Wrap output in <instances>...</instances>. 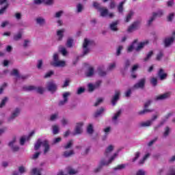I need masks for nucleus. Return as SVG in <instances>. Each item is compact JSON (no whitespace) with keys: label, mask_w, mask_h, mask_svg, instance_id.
Returning a JSON list of instances; mask_svg holds the SVG:
<instances>
[{"label":"nucleus","mask_w":175,"mask_h":175,"mask_svg":"<svg viewBox=\"0 0 175 175\" xmlns=\"http://www.w3.org/2000/svg\"><path fill=\"white\" fill-rule=\"evenodd\" d=\"M165 122H166V120H162L158 125L154 127V131H158V129H159V128H161V126H162L165 124Z\"/></svg>","instance_id":"53"},{"label":"nucleus","mask_w":175,"mask_h":175,"mask_svg":"<svg viewBox=\"0 0 175 175\" xmlns=\"http://www.w3.org/2000/svg\"><path fill=\"white\" fill-rule=\"evenodd\" d=\"M64 33H65V29H62L60 30L57 31V35L58 37L57 40H62V38H64Z\"/></svg>","instance_id":"32"},{"label":"nucleus","mask_w":175,"mask_h":175,"mask_svg":"<svg viewBox=\"0 0 175 175\" xmlns=\"http://www.w3.org/2000/svg\"><path fill=\"white\" fill-rule=\"evenodd\" d=\"M98 12H100V15L101 17H109V18H113L114 17V14L113 12L109 13V10L106 8L101 7L99 8Z\"/></svg>","instance_id":"8"},{"label":"nucleus","mask_w":175,"mask_h":175,"mask_svg":"<svg viewBox=\"0 0 175 175\" xmlns=\"http://www.w3.org/2000/svg\"><path fill=\"white\" fill-rule=\"evenodd\" d=\"M137 42H138V40H135L133 43L131 44V45H130L129 47H128V49H127V51L129 53H131V51H133V49H136V46H137Z\"/></svg>","instance_id":"28"},{"label":"nucleus","mask_w":175,"mask_h":175,"mask_svg":"<svg viewBox=\"0 0 175 175\" xmlns=\"http://www.w3.org/2000/svg\"><path fill=\"white\" fill-rule=\"evenodd\" d=\"M9 98L8 97H5L1 102L0 103V108L2 109L6 105V103L8 102Z\"/></svg>","instance_id":"55"},{"label":"nucleus","mask_w":175,"mask_h":175,"mask_svg":"<svg viewBox=\"0 0 175 175\" xmlns=\"http://www.w3.org/2000/svg\"><path fill=\"white\" fill-rule=\"evenodd\" d=\"M129 66H131V60L126 59L124 62L123 68H121L120 70V72L122 73V75H125L126 70L129 69Z\"/></svg>","instance_id":"17"},{"label":"nucleus","mask_w":175,"mask_h":175,"mask_svg":"<svg viewBox=\"0 0 175 175\" xmlns=\"http://www.w3.org/2000/svg\"><path fill=\"white\" fill-rule=\"evenodd\" d=\"M163 58V51H160L159 53L157 55L156 59L157 61H161Z\"/></svg>","instance_id":"51"},{"label":"nucleus","mask_w":175,"mask_h":175,"mask_svg":"<svg viewBox=\"0 0 175 175\" xmlns=\"http://www.w3.org/2000/svg\"><path fill=\"white\" fill-rule=\"evenodd\" d=\"M141 153L140 152H136L135 154V157L132 159V162H136L139 158H140Z\"/></svg>","instance_id":"54"},{"label":"nucleus","mask_w":175,"mask_h":175,"mask_svg":"<svg viewBox=\"0 0 175 175\" xmlns=\"http://www.w3.org/2000/svg\"><path fill=\"white\" fill-rule=\"evenodd\" d=\"M151 125H152V123L150 120L139 123V126L141 128H148V126H151Z\"/></svg>","instance_id":"30"},{"label":"nucleus","mask_w":175,"mask_h":175,"mask_svg":"<svg viewBox=\"0 0 175 175\" xmlns=\"http://www.w3.org/2000/svg\"><path fill=\"white\" fill-rule=\"evenodd\" d=\"M53 75H54V72L53 70H50L44 75V79H49V77H51Z\"/></svg>","instance_id":"56"},{"label":"nucleus","mask_w":175,"mask_h":175,"mask_svg":"<svg viewBox=\"0 0 175 175\" xmlns=\"http://www.w3.org/2000/svg\"><path fill=\"white\" fill-rule=\"evenodd\" d=\"M68 96H70V92H66L63 94V99L59 102V106H64L68 103Z\"/></svg>","instance_id":"18"},{"label":"nucleus","mask_w":175,"mask_h":175,"mask_svg":"<svg viewBox=\"0 0 175 175\" xmlns=\"http://www.w3.org/2000/svg\"><path fill=\"white\" fill-rule=\"evenodd\" d=\"M125 167H126V165L121 164V165H118V166L114 167L113 170H122L125 169Z\"/></svg>","instance_id":"49"},{"label":"nucleus","mask_w":175,"mask_h":175,"mask_svg":"<svg viewBox=\"0 0 175 175\" xmlns=\"http://www.w3.org/2000/svg\"><path fill=\"white\" fill-rule=\"evenodd\" d=\"M36 23L40 27L46 25V19L42 16H38L36 18Z\"/></svg>","instance_id":"23"},{"label":"nucleus","mask_w":175,"mask_h":175,"mask_svg":"<svg viewBox=\"0 0 175 175\" xmlns=\"http://www.w3.org/2000/svg\"><path fill=\"white\" fill-rule=\"evenodd\" d=\"M18 172L21 173V174H23V173H27V168H25L24 166H21L18 167Z\"/></svg>","instance_id":"63"},{"label":"nucleus","mask_w":175,"mask_h":175,"mask_svg":"<svg viewBox=\"0 0 175 175\" xmlns=\"http://www.w3.org/2000/svg\"><path fill=\"white\" fill-rule=\"evenodd\" d=\"M58 117H59V113H55L50 116L49 121H51V122L57 121V120H58Z\"/></svg>","instance_id":"40"},{"label":"nucleus","mask_w":175,"mask_h":175,"mask_svg":"<svg viewBox=\"0 0 175 175\" xmlns=\"http://www.w3.org/2000/svg\"><path fill=\"white\" fill-rule=\"evenodd\" d=\"M105 113V108L100 107L99 109H97L94 113V118H98V117H100L102 114Z\"/></svg>","instance_id":"24"},{"label":"nucleus","mask_w":175,"mask_h":175,"mask_svg":"<svg viewBox=\"0 0 175 175\" xmlns=\"http://www.w3.org/2000/svg\"><path fill=\"white\" fill-rule=\"evenodd\" d=\"M46 88L48 91H49V92L54 94V92L57 91L58 86L57 85V83L54 82V81H51L46 83Z\"/></svg>","instance_id":"9"},{"label":"nucleus","mask_w":175,"mask_h":175,"mask_svg":"<svg viewBox=\"0 0 175 175\" xmlns=\"http://www.w3.org/2000/svg\"><path fill=\"white\" fill-rule=\"evenodd\" d=\"M53 135H58L59 133V126L55 124L52 126Z\"/></svg>","instance_id":"38"},{"label":"nucleus","mask_w":175,"mask_h":175,"mask_svg":"<svg viewBox=\"0 0 175 175\" xmlns=\"http://www.w3.org/2000/svg\"><path fill=\"white\" fill-rule=\"evenodd\" d=\"M172 93L170 92H167L163 94L156 96L154 99L156 102H158L159 100H165V99H169Z\"/></svg>","instance_id":"11"},{"label":"nucleus","mask_w":175,"mask_h":175,"mask_svg":"<svg viewBox=\"0 0 175 175\" xmlns=\"http://www.w3.org/2000/svg\"><path fill=\"white\" fill-rule=\"evenodd\" d=\"M61 140H62V138H61L60 137L55 138L53 139L52 144H58V143H59Z\"/></svg>","instance_id":"62"},{"label":"nucleus","mask_w":175,"mask_h":175,"mask_svg":"<svg viewBox=\"0 0 175 175\" xmlns=\"http://www.w3.org/2000/svg\"><path fill=\"white\" fill-rule=\"evenodd\" d=\"M11 76H16V77H20V74H18V70L17 69H14L11 72Z\"/></svg>","instance_id":"58"},{"label":"nucleus","mask_w":175,"mask_h":175,"mask_svg":"<svg viewBox=\"0 0 175 175\" xmlns=\"http://www.w3.org/2000/svg\"><path fill=\"white\" fill-rule=\"evenodd\" d=\"M77 173H79V171H77V170H75V168L68 167L67 168V174L68 175H76L77 174Z\"/></svg>","instance_id":"33"},{"label":"nucleus","mask_w":175,"mask_h":175,"mask_svg":"<svg viewBox=\"0 0 175 175\" xmlns=\"http://www.w3.org/2000/svg\"><path fill=\"white\" fill-rule=\"evenodd\" d=\"M152 103V100H147L144 105V109L137 112L138 116H144L145 114H147L148 113H152V111H154V109H147L151 105Z\"/></svg>","instance_id":"5"},{"label":"nucleus","mask_w":175,"mask_h":175,"mask_svg":"<svg viewBox=\"0 0 175 175\" xmlns=\"http://www.w3.org/2000/svg\"><path fill=\"white\" fill-rule=\"evenodd\" d=\"M84 92H85V88H79L77 91V95H81V94H84Z\"/></svg>","instance_id":"59"},{"label":"nucleus","mask_w":175,"mask_h":175,"mask_svg":"<svg viewBox=\"0 0 175 175\" xmlns=\"http://www.w3.org/2000/svg\"><path fill=\"white\" fill-rule=\"evenodd\" d=\"M53 62H51V65L55 68H65L66 66V62L59 60L58 53H55L53 57Z\"/></svg>","instance_id":"3"},{"label":"nucleus","mask_w":175,"mask_h":175,"mask_svg":"<svg viewBox=\"0 0 175 175\" xmlns=\"http://www.w3.org/2000/svg\"><path fill=\"white\" fill-rule=\"evenodd\" d=\"M87 132L89 135H92V133H94V126L92 125V124H90L88 126Z\"/></svg>","instance_id":"45"},{"label":"nucleus","mask_w":175,"mask_h":175,"mask_svg":"<svg viewBox=\"0 0 175 175\" xmlns=\"http://www.w3.org/2000/svg\"><path fill=\"white\" fill-rule=\"evenodd\" d=\"M26 140H29V139L27 137V136L22 137L20 139L21 146H24Z\"/></svg>","instance_id":"61"},{"label":"nucleus","mask_w":175,"mask_h":175,"mask_svg":"<svg viewBox=\"0 0 175 175\" xmlns=\"http://www.w3.org/2000/svg\"><path fill=\"white\" fill-rule=\"evenodd\" d=\"M136 175H146V171L144 170H139L136 172Z\"/></svg>","instance_id":"64"},{"label":"nucleus","mask_w":175,"mask_h":175,"mask_svg":"<svg viewBox=\"0 0 175 175\" xmlns=\"http://www.w3.org/2000/svg\"><path fill=\"white\" fill-rule=\"evenodd\" d=\"M97 73L100 77H105L107 75V71L105 70L104 66H100L97 68Z\"/></svg>","instance_id":"19"},{"label":"nucleus","mask_w":175,"mask_h":175,"mask_svg":"<svg viewBox=\"0 0 175 175\" xmlns=\"http://www.w3.org/2000/svg\"><path fill=\"white\" fill-rule=\"evenodd\" d=\"M83 122H79L77 124L74 135H81V133H83Z\"/></svg>","instance_id":"21"},{"label":"nucleus","mask_w":175,"mask_h":175,"mask_svg":"<svg viewBox=\"0 0 175 175\" xmlns=\"http://www.w3.org/2000/svg\"><path fill=\"white\" fill-rule=\"evenodd\" d=\"M83 10H84V5H83V4H81V3H78L77 5L76 12L77 13H81V12H83Z\"/></svg>","instance_id":"44"},{"label":"nucleus","mask_w":175,"mask_h":175,"mask_svg":"<svg viewBox=\"0 0 175 175\" xmlns=\"http://www.w3.org/2000/svg\"><path fill=\"white\" fill-rule=\"evenodd\" d=\"M165 14L163 10H159L157 12H152V15L157 18V17H162Z\"/></svg>","instance_id":"31"},{"label":"nucleus","mask_w":175,"mask_h":175,"mask_svg":"<svg viewBox=\"0 0 175 175\" xmlns=\"http://www.w3.org/2000/svg\"><path fill=\"white\" fill-rule=\"evenodd\" d=\"M40 146L44 147V154L46 155V154L50 151V145L49 144V141L44 140L42 142V139H38L34 145L35 151H38V150L40 148Z\"/></svg>","instance_id":"2"},{"label":"nucleus","mask_w":175,"mask_h":175,"mask_svg":"<svg viewBox=\"0 0 175 175\" xmlns=\"http://www.w3.org/2000/svg\"><path fill=\"white\" fill-rule=\"evenodd\" d=\"M117 157H118V152H116L114 153L111 157H105L103 158L100 161V165L101 166H109V165L111 164V163L113 162V161H114V159H116V158H117ZM109 158V159H108Z\"/></svg>","instance_id":"4"},{"label":"nucleus","mask_w":175,"mask_h":175,"mask_svg":"<svg viewBox=\"0 0 175 175\" xmlns=\"http://www.w3.org/2000/svg\"><path fill=\"white\" fill-rule=\"evenodd\" d=\"M33 3L35 5H46L47 6H51V5H54V0H33Z\"/></svg>","instance_id":"12"},{"label":"nucleus","mask_w":175,"mask_h":175,"mask_svg":"<svg viewBox=\"0 0 175 175\" xmlns=\"http://www.w3.org/2000/svg\"><path fill=\"white\" fill-rule=\"evenodd\" d=\"M150 84H152V85H153V87H157V85L158 84V79H157V78H155V77L151 78Z\"/></svg>","instance_id":"50"},{"label":"nucleus","mask_w":175,"mask_h":175,"mask_svg":"<svg viewBox=\"0 0 175 175\" xmlns=\"http://www.w3.org/2000/svg\"><path fill=\"white\" fill-rule=\"evenodd\" d=\"M116 66H117V63L116 62L111 63L107 68V71L111 72V70H114L116 69Z\"/></svg>","instance_id":"43"},{"label":"nucleus","mask_w":175,"mask_h":175,"mask_svg":"<svg viewBox=\"0 0 175 175\" xmlns=\"http://www.w3.org/2000/svg\"><path fill=\"white\" fill-rule=\"evenodd\" d=\"M94 73H95V70L94 68L90 67L88 68V71L85 72L86 77H92L94 76Z\"/></svg>","instance_id":"35"},{"label":"nucleus","mask_w":175,"mask_h":175,"mask_svg":"<svg viewBox=\"0 0 175 175\" xmlns=\"http://www.w3.org/2000/svg\"><path fill=\"white\" fill-rule=\"evenodd\" d=\"M135 14V12L132 10L129 11V12L127 14V16H126L124 18L125 23H129L131 20H132V17H133V15Z\"/></svg>","instance_id":"29"},{"label":"nucleus","mask_w":175,"mask_h":175,"mask_svg":"<svg viewBox=\"0 0 175 175\" xmlns=\"http://www.w3.org/2000/svg\"><path fill=\"white\" fill-rule=\"evenodd\" d=\"M67 47H69L70 49L73 47V39L68 38L66 42Z\"/></svg>","instance_id":"52"},{"label":"nucleus","mask_w":175,"mask_h":175,"mask_svg":"<svg viewBox=\"0 0 175 175\" xmlns=\"http://www.w3.org/2000/svg\"><path fill=\"white\" fill-rule=\"evenodd\" d=\"M157 76L159 77V79L162 81L165 80V79L167 77V74L165 72V70H163V68H160L157 72Z\"/></svg>","instance_id":"20"},{"label":"nucleus","mask_w":175,"mask_h":175,"mask_svg":"<svg viewBox=\"0 0 175 175\" xmlns=\"http://www.w3.org/2000/svg\"><path fill=\"white\" fill-rule=\"evenodd\" d=\"M21 113V108L16 107L12 111L10 116L8 118V122H12V121H14V120H16V118H17V117L20 116Z\"/></svg>","instance_id":"6"},{"label":"nucleus","mask_w":175,"mask_h":175,"mask_svg":"<svg viewBox=\"0 0 175 175\" xmlns=\"http://www.w3.org/2000/svg\"><path fill=\"white\" fill-rule=\"evenodd\" d=\"M124 4H125V1L120 2L118 5V13H120V14H123L124 13Z\"/></svg>","instance_id":"36"},{"label":"nucleus","mask_w":175,"mask_h":175,"mask_svg":"<svg viewBox=\"0 0 175 175\" xmlns=\"http://www.w3.org/2000/svg\"><path fill=\"white\" fill-rule=\"evenodd\" d=\"M73 147V140L71 139L69 141V142H67V144L64 146V148L65 150H68V148H72Z\"/></svg>","instance_id":"47"},{"label":"nucleus","mask_w":175,"mask_h":175,"mask_svg":"<svg viewBox=\"0 0 175 175\" xmlns=\"http://www.w3.org/2000/svg\"><path fill=\"white\" fill-rule=\"evenodd\" d=\"M23 38V32L18 31L16 34L14 35L13 40L15 42H18V40H21Z\"/></svg>","instance_id":"34"},{"label":"nucleus","mask_w":175,"mask_h":175,"mask_svg":"<svg viewBox=\"0 0 175 175\" xmlns=\"http://www.w3.org/2000/svg\"><path fill=\"white\" fill-rule=\"evenodd\" d=\"M144 85H146V79L143 78L133 85L132 90H139V88L143 90V88H144Z\"/></svg>","instance_id":"13"},{"label":"nucleus","mask_w":175,"mask_h":175,"mask_svg":"<svg viewBox=\"0 0 175 175\" xmlns=\"http://www.w3.org/2000/svg\"><path fill=\"white\" fill-rule=\"evenodd\" d=\"M117 25H118V21L113 22L110 24V29L111 31H113V32H117L118 31V27H117Z\"/></svg>","instance_id":"27"},{"label":"nucleus","mask_w":175,"mask_h":175,"mask_svg":"<svg viewBox=\"0 0 175 175\" xmlns=\"http://www.w3.org/2000/svg\"><path fill=\"white\" fill-rule=\"evenodd\" d=\"M103 132L105 133V135L102 137V140L105 142V140H107V137L109 136V134L111 132V127L107 126L105 129H103Z\"/></svg>","instance_id":"22"},{"label":"nucleus","mask_w":175,"mask_h":175,"mask_svg":"<svg viewBox=\"0 0 175 175\" xmlns=\"http://www.w3.org/2000/svg\"><path fill=\"white\" fill-rule=\"evenodd\" d=\"M146 44H148V41L143 42L137 44V47L135 48V51H140L141 50H143L144 49V46Z\"/></svg>","instance_id":"25"},{"label":"nucleus","mask_w":175,"mask_h":175,"mask_svg":"<svg viewBox=\"0 0 175 175\" xmlns=\"http://www.w3.org/2000/svg\"><path fill=\"white\" fill-rule=\"evenodd\" d=\"M88 88L89 92H94V91H95V90H96L95 85H94L92 83H89L88 85Z\"/></svg>","instance_id":"48"},{"label":"nucleus","mask_w":175,"mask_h":175,"mask_svg":"<svg viewBox=\"0 0 175 175\" xmlns=\"http://www.w3.org/2000/svg\"><path fill=\"white\" fill-rule=\"evenodd\" d=\"M122 113V111H121V109L118 110V111H116V113H115L112 117V122L113 124H114L115 125H117V124H118V118H120L121 117V114Z\"/></svg>","instance_id":"15"},{"label":"nucleus","mask_w":175,"mask_h":175,"mask_svg":"<svg viewBox=\"0 0 175 175\" xmlns=\"http://www.w3.org/2000/svg\"><path fill=\"white\" fill-rule=\"evenodd\" d=\"M120 92L119 90H116L115 92V94L112 96L111 99V103L112 106H116L117 105V102L120 100Z\"/></svg>","instance_id":"14"},{"label":"nucleus","mask_w":175,"mask_h":175,"mask_svg":"<svg viewBox=\"0 0 175 175\" xmlns=\"http://www.w3.org/2000/svg\"><path fill=\"white\" fill-rule=\"evenodd\" d=\"M154 55V51H150L147 54L146 56L144 58V62H147L148 61H150L151 59V57Z\"/></svg>","instance_id":"39"},{"label":"nucleus","mask_w":175,"mask_h":175,"mask_svg":"<svg viewBox=\"0 0 175 175\" xmlns=\"http://www.w3.org/2000/svg\"><path fill=\"white\" fill-rule=\"evenodd\" d=\"M26 91H36L38 94H40V95L43 94L44 92V88L42 86L36 87L35 85H29L25 86L23 88Z\"/></svg>","instance_id":"7"},{"label":"nucleus","mask_w":175,"mask_h":175,"mask_svg":"<svg viewBox=\"0 0 175 175\" xmlns=\"http://www.w3.org/2000/svg\"><path fill=\"white\" fill-rule=\"evenodd\" d=\"M92 46H95V42L92 40L85 38L82 45L83 51L81 57H85V55H88L91 52V47H92Z\"/></svg>","instance_id":"1"},{"label":"nucleus","mask_w":175,"mask_h":175,"mask_svg":"<svg viewBox=\"0 0 175 175\" xmlns=\"http://www.w3.org/2000/svg\"><path fill=\"white\" fill-rule=\"evenodd\" d=\"M174 14H175L174 12L170 13V14L167 16V21H169V22L173 21V18H174Z\"/></svg>","instance_id":"60"},{"label":"nucleus","mask_w":175,"mask_h":175,"mask_svg":"<svg viewBox=\"0 0 175 175\" xmlns=\"http://www.w3.org/2000/svg\"><path fill=\"white\" fill-rule=\"evenodd\" d=\"M59 51L62 54V55H64V57H66V55H68V51H66V48L62 46L59 47Z\"/></svg>","instance_id":"41"},{"label":"nucleus","mask_w":175,"mask_h":175,"mask_svg":"<svg viewBox=\"0 0 175 175\" xmlns=\"http://www.w3.org/2000/svg\"><path fill=\"white\" fill-rule=\"evenodd\" d=\"M114 151V146L113 145H109L104 152V155L106 158H109L111 153Z\"/></svg>","instance_id":"16"},{"label":"nucleus","mask_w":175,"mask_h":175,"mask_svg":"<svg viewBox=\"0 0 175 175\" xmlns=\"http://www.w3.org/2000/svg\"><path fill=\"white\" fill-rule=\"evenodd\" d=\"M61 122H62V125H63V126H66V125H68L69 124V120H68L67 118H63L61 120Z\"/></svg>","instance_id":"57"},{"label":"nucleus","mask_w":175,"mask_h":175,"mask_svg":"<svg viewBox=\"0 0 175 175\" xmlns=\"http://www.w3.org/2000/svg\"><path fill=\"white\" fill-rule=\"evenodd\" d=\"M42 172L41 169L39 168H33L30 172L32 175H42L40 173Z\"/></svg>","instance_id":"42"},{"label":"nucleus","mask_w":175,"mask_h":175,"mask_svg":"<svg viewBox=\"0 0 175 175\" xmlns=\"http://www.w3.org/2000/svg\"><path fill=\"white\" fill-rule=\"evenodd\" d=\"M140 27V21H136L133 22L128 28L127 31L129 32V33H131V32H135V31H137Z\"/></svg>","instance_id":"10"},{"label":"nucleus","mask_w":175,"mask_h":175,"mask_svg":"<svg viewBox=\"0 0 175 175\" xmlns=\"http://www.w3.org/2000/svg\"><path fill=\"white\" fill-rule=\"evenodd\" d=\"M72 155H75V150H71L69 151H65L64 152V154H63V157H64V158H69L72 157Z\"/></svg>","instance_id":"37"},{"label":"nucleus","mask_w":175,"mask_h":175,"mask_svg":"<svg viewBox=\"0 0 175 175\" xmlns=\"http://www.w3.org/2000/svg\"><path fill=\"white\" fill-rule=\"evenodd\" d=\"M151 156V154L150 153H147L146 154H145L144 156V157L142 159H141L139 161H138V165H139L140 166H142V165H144V163H146V161H147V159Z\"/></svg>","instance_id":"26"},{"label":"nucleus","mask_w":175,"mask_h":175,"mask_svg":"<svg viewBox=\"0 0 175 175\" xmlns=\"http://www.w3.org/2000/svg\"><path fill=\"white\" fill-rule=\"evenodd\" d=\"M170 134V127L166 126L165 128V131L163 133V137H167V136Z\"/></svg>","instance_id":"46"}]
</instances>
